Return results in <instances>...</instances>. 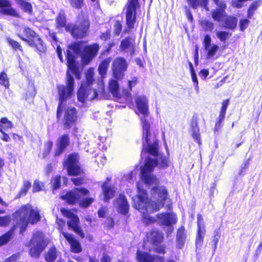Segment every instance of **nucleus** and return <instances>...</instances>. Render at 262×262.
Listing matches in <instances>:
<instances>
[{
  "mask_svg": "<svg viewBox=\"0 0 262 262\" xmlns=\"http://www.w3.org/2000/svg\"><path fill=\"white\" fill-rule=\"evenodd\" d=\"M138 201L135 203V208L138 210L148 211L149 207L154 211H158L162 208L168 198V192L166 188L164 186L156 185L151 189V195L155 198L157 195L159 202H153L148 197L146 190L140 186L139 182L137 183Z\"/></svg>",
  "mask_w": 262,
  "mask_h": 262,
  "instance_id": "f257e3e1",
  "label": "nucleus"
},
{
  "mask_svg": "<svg viewBox=\"0 0 262 262\" xmlns=\"http://www.w3.org/2000/svg\"><path fill=\"white\" fill-rule=\"evenodd\" d=\"M80 156L78 152H73L68 155L63 162V166L69 176L77 177L71 179L75 186H81L85 183V171L79 164Z\"/></svg>",
  "mask_w": 262,
  "mask_h": 262,
  "instance_id": "f03ea898",
  "label": "nucleus"
},
{
  "mask_svg": "<svg viewBox=\"0 0 262 262\" xmlns=\"http://www.w3.org/2000/svg\"><path fill=\"white\" fill-rule=\"evenodd\" d=\"M13 220L20 224V232L23 233L29 224L34 225L41 220L39 211L27 205H22L13 214Z\"/></svg>",
  "mask_w": 262,
  "mask_h": 262,
  "instance_id": "7ed1b4c3",
  "label": "nucleus"
},
{
  "mask_svg": "<svg viewBox=\"0 0 262 262\" xmlns=\"http://www.w3.org/2000/svg\"><path fill=\"white\" fill-rule=\"evenodd\" d=\"M91 22L89 15L81 11L76 16L75 24H68L66 31L75 39H82L89 33Z\"/></svg>",
  "mask_w": 262,
  "mask_h": 262,
  "instance_id": "20e7f679",
  "label": "nucleus"
},
{
  "mask_svg": "<svg viewBox=\"0 0 262 262\" xmlns=\"http://www.w3.org/2000/svg\"><path fill=\"white\" fill-rule=\"evenodd\" d=\"M24 35L18 34L17 36L22 40L26 42L30 47L33 48L39 54L45 53L47 46L43 40L34 30L28 27H26L23 30Z\"/></svg>",
  "mask_w": 262,
  "mask_h": 262,
  "instance_id": "39448f33",
  "label": "nucleus"
},
{
  "mask_svg": "<svg viewBox=\"0 0 262 262\" xmlns=\"http://www.w3.org/2000/svg\"><path fill=\"white\" fill-rule=\"evenodd\" d=\"M93 76V72L89 71L86 76V80L82 82L77 91L78 100L81 103H84L86 99L94 100L98 96L97 90L92 88L94 81Z\"/></svg>",
  "mask_w": 262,
  "mask_h": 262,
  "instance_id": "423d86ee",
  "label": "nucleus"
},
{
  "mask_svg": "<svg viewBox=\"0 0 262 262\" xmlns=\"http://www.w3.org/2000/svg\"><path fill=\"white\" fill-rule=\"evenodd\" d=\"M141 121L142 125V138L145 140L146 144H143L142 152L148 153L150 155L157 157L159 155V141L157 139L154 140L153 143H150V124L146 119L142 118Z\"/></svg>",
  "mask_w": 262,
  "mask_h": 262,
  "instance_id": "0eeeda50",
  "label": "nucleus"
},
{
  "mask_svg": "<svg viewBox=\"0 0 262 262\" xmlns=\"http://www.w3.org/2000/svg\"><path fill=\"white\" fill-rule=\"evenodd\" d=\"M140 7L138 0H128L126 4L125 24L123 32L129 33L135 30L137 21V10Z\"/></svg>",
  "mask_w": 262,
  "mask_h": 262,
  "instance_id": "6e6552de",
  "label": "nucleus"
},
{
  "mask_svg": "<svg viewBox=\"0 0 262 262\" xmlns=\"http://www.w3.org/2000/svg\"><path fill=\"white\" fill-rule=\"evenodd\" d=\"M48 244V242L43 234L40 231L36 232L29 242L28 246H31L29 251V255L32 257L38 258Z\"/></svg>",
  "mask_w": 262,
  "mask_h": 262,
  "instance_id": "1a4fd4ad",
  "label": "nucleus"
},
{
  "mask_svg": "<svg viewBox=\"0 0 262 262\" xmlns=\"http://www.w3.org/2000/svg\"><path fill=\"white\" fill-rule=\"evenodd\" d=\"M80 49V43L75 42L69 46L66 53L67 67L71 70V73L75 75L76 78L78 80L81 78V73L76 64V57L72 51L77 54L79 53Z\"/></svg>",
  "mask_w": 262,
  "mask_h": 262,
  "instance_id": "9d476101",
  "label": "nucleus"
},
{
  "mask_svg": "<svg viewBox=\"0 0 262 262\" xmlns=\"http://www.w3.org/2000/svg\"><path fill=\"white\" fill-rule=\"evenodd\" d=\"M60 212L64 217L70 219L67 222L69 228L72 229L80 237L83 238L85 237V234L79 225V217L70 209L64 208H61Z\"/></svg>",
  "mask_w": 262,
  "mask_h": 262,
  "instance_id": "9b49d317",
  "label": "nucleus"
},
{
  "mask_svg": "<svg viewBox=\"0 0 262 262\" xmlns=\"http://www.w3.org/2000/svg\"><path fill=\"white\" fill-rule=\"evenodd\" d=\"M89 193V190L84 187H76L67 191L65 194L60 196V198L67 204L74 205L78 203L82 197L88 195Z\"/></svg>",
  "mask_w": 262,
  "mask_h": 262,
  "instance_id": "f8f14e48",
  "label": "nucleus"
},
{
  "mask_svg": "<svg viewBox=\"0 0 262 262\" xmlns=\"http://www.w3.org/2000/svg\"><path fill=\"white\" fill-rule=\"evenodd\" d=\"M77 111L74 107H68L64 110L62 125L63 130H68L74 126L77 120Z\"/></svg>",
  "mask_w": 262,
  "mask_h": 262,
  "instance_id": "ddd939ff",
  "label": "nucleus"
},
{
  "mask_svg": "<svg viewBox=\"0 0 262 262\" xmlns=\"http://www.w3.org/2000/svg\"><path fill=\"white\" fill-rule=\"evenodd\" d=\"M127 67L128 64L123 57H119L115 59L112 63V69L113 77L117 80L122 79Z\"/></svg>",
  "mask_w": 262,
  "mask_h": 262,
  "instance_id": "4468645a",
  "label": "nucleus"
},
{
  "mask_svg": "<svg viewBox=\"0 0 262 262\" xmlns=\"http://www.w3.org/2000/svg\"><path fill=\"white\" fill-rule=\"evenodd\" d=\"M99 49V45L97 43L85 46L81 55L82 63L84 65L89 64L97 55Z\"/></svg>",
  "mask_w": 262,
  "mask_h": 262,
  "instance_id": "2eb2a0df",
  "label": "nucleus"
},
{
  "mask_svg": "<svg viewBox=\"0 0 262 262\" xmlns=\"http://www.w3.org/2000/svg\"><path fill=\"white\" fill-rule=\"evenodd\" d=\"M58 92L59 95V103L58 104L56 118L57 120L58 121L61 117V114L62 111V104L64 101L67 100L69 98H70L73 93V91H70L68 88L64 85H59L57 86Z\"/></svg>",
  "mask_w": 262,
  "mask_h": 262,
  "instance_id": "dca6fc26",
  "label": "nucleus"
},
{
  "mask_svg": "<svg viewBox=\"0 0 262 262\" xmlns=\"http://www.w3.org/2000/svg\"><path fill=\"white\" fill-rule=\"evenodd\" d=\"M135 102L137 107L136 114L138 115H142L143 117H141L140 119L142 118L146 119L145 117L149 115L148 100L147 97L144 95L137 96L135 98Z\"/></svg>",
  "mask_w": 262,
  "mask_h": 262,
  "instance_id": "f3484780",
  "label": "nucleus"
},
{
  "mask_svg": "<svg viewBox=\"0 0 262 262\" xmlns=\"http://www.w3.org/2000/svg\"><path fill=\"white\" fill-rule=\"evenodd\" d=\"M70 144V138L68 134L59 136L56 141V148L53 153L54 157L60 156Z\"/></svg>",
  "mask_w": 262,
  "mask_h": 262,
  "instance_id": "a211bd4d",
  "label": "nucleus"
},
{
  "mask_svg": "<svg viewBox=\"0 0 262 262\" xmlns=\"http://www.w3.org/2000/svg\"><path fill=\"white\" fill-rule=\"evenodd\" d=\"M191 135L193 140L198 143L199 146L202 144L199 125V116L195 113L192 116L190 124Z\"/></svg>",
  "mask_w": 262,
  "mask_h": 262,
  "instance_id": "6ab92c4d",
  "label": "nucleus"
},
{
  "mask_svg": "<svg viewBox=\"0 0 262 262\" xmlns=\"http://www.w3.org/2000/svg\"><path fill=\"white\" fill-rule=\"evenodd\" d=\"M61 234L69 244L70 251L74 253H79L82 252V248L80 242L75 238L74 236L70 233L62 231Z\"/></svg>",
  "mask_w": 262,
  "mask_h": 262,
  "instance_id": "aec40b11",
  "label": "nucleus"
},
{
  "mask_svg": "<svg viewBox=\"0 0 262 262\" xmlns=\"http://www.w3.org/2000/svg\"><path fill=\"white\" fill-rule=\"evenodd\" d=\"M160 225L170 226L177 223L178 219L176 215L171 212L159 213L157 214Z\"/></svg>",
  "mask_w": 262,
  "mask_h": 262,
  "instance_id": "412c9836",
  "label": "nucleus"
},
{
  "mask_svg": "<svg viewBox=\"0 0 262 262\" xmlns=\"http://www.w3.org/2000/svg\"><path fill=\"white\" fill-rule=\"evenodd\" d=\"M230 103V99L228 98L224 100L221 103V107L220 111V114L215 123L214 130L219 132L222 128L223 125L227 107Z\"/></svg>",
  "mask_w": 262,
  "mask_h": 262,
  "instance_id": "4be33fe9",
  "label": "nucleus"
},
{
  "mask_svg": "<svg viewBox=\"0 0 262 262\" xmlns=\"http://www.w3.org/2000/svg\"><path fill=\"white\" fill-rule=\"evenodd\" d=\"M147 240L154 246H158L164 240L163 234L158 229H152L146 233Z\"/></svg>",
  "mask_w": 262,
  "mask_h": 262,
  "instance_id": "5701e85b",
  "label": "nucleus"
},
{
  "mask_svg": "<svg viewBox=\"0 0 262 262\" xmlns=\"http://www.w3.org/2000/svg\"><path fill=\"white\" fill-rule=\"evenodd\" d=\"M0 8H2L0 11L2 14L15 17H19L15 9L11 7V4L9 0H0Z\"/></svg>",
  "mask_w": 262,
  "mask_h": 262,
  "instance_id": "b1692460",
  "label": "nucleus"
},
{
  "mask_svg": "<svg viewBox=\"0 0 262 262\" xmlns=\"http://www.w3.org/2000/svg\"><path fill=\"white\" fill-rule=\"evenodd\" d=\"M116 201L118 212L123 215H126L129 211V205L125 195L124 194H120Z\"/></svg>",
  "mask_w": 262,
  "mask_h": 262,
  "instance_id": "393cba45",
  "label": "nucleus"
},
{
  "mask_svg": "<svg viewBox=\"0 0 262 262\" xmlns=\"http://www.w3.org/2000/svg\"><path fill=\"white\" fill-rule=\"evenodd\" d=\"M223 27L230 30H234L237 27L238 19L234 16L227 14L223 19Z\"/></svg>",
  "mask_w": 262,
  "mask_h": 262,
  "instance_id": "a878e982",
  "label": "nucleus"
},
{
  "mask_svg": "<svg viewBox=\"0 0 262 262\" xmlns=\"http://www.w3.org/2000/svg\"><path fill=\"white\" fill-rule=\"evenodd\" d=\"M158 164L157 159L150 158H146L144 165L141 168V173H151Z\"/></svg>",
  "mask_w": 262,
  "mask_h": 262,
  "instance_id": "bb28decb",
  "label": "nucleus"
},
{
  "mask_svg": "<svg viewBox=\"0 0 262 262\" xmlns=\"http://www.w3.org/2000/svg\"><path fill=\"white\" fill-rule=\"evenodd\" d=\"M55 25L56 28L57 29L64 28L66 30L68 25L67 24L66 15L64 10H60L57 14L55 18Z\"/></svg>",
  "mask_w": 262,
  "mask_h": 262,
  "instance_id": "cd10ccee",
  "label": "nucleus"
},
{
  "mask_svg": "<svg viewBox=\"0 0 262 262\" xmlns=\"http://www.w3.org/2000/svg\"><path fill=\"white\" fill-rule=\"evenodd\" d=\"M102 192L104 195V201L108 202L115 194V190L113 186L107 185L106 182L102 185Z\"/></svg>",
  "mask_w": 262,
  "mask_h": 262,
  "instance_id": "c85d7f7f",
  "label": "nucleus"
},
{
  "mask_svg": "<svg viewBox=\"0 0 262 262\" xmlns=\"http://www.w3.org/2000/svg\"><path fill=\"white\" fill-rule=\"evenodd\" d=\"M117 79H112L110 80L108 88L110 93L114 97L121 99V95L119 94V85Z\"/></svg>",
  "mask_w": 262,
  "mask_h": 262,
  "instance_id": "c756f323",
  "label": "nucleus"
},
{
  "mask_svg": "<svg viewBox=\"0 0 262 262\" xmlns=\"http://www.w3.org/2000/svg\"><path fill=\"white\" fill-rule=\"evenodd\" d=\"M111 61L112 58L110 57L105 58L100 62L98 68V71L101 78L105 77L106 75Z\"/></svg>",
  "mask_w": 262,
  "mask_h": 262,
  "instance_id": "7c9ffc66",
  "label": "nucleus"
},
{
  "mask_svg": "<svg viewBox=\"0 0 262 262\" xmlns=\"http://www.w3.org/2000/svg\"><path fill=\"white\" fill-rule=\"evenodd\" d=\"M151 173H141V178L143 182L147 185H157L159 182L158 179L155 175Z\"/></svg>",
  "mask_w": 262,
  "mask_h": 262,
  "instance_id": "2f4dec72",
  "label": "nucleus"
},
{
  "mask_svg": "<svg viewBox=\"0 0 262 262\" xmlns=\"http://www.w3.org/2000/svg\"><path fill=\"white\" fill-rule=\"evenodd\" d=\"M176 238L177 248L179 249H182L184 245L186 239L185 228L184 226H181L178 229Z\"/></svg>",
  "mask_w": 262,
  "mask_h": 262,
  "instance_id": "473e14b6",
  "label": "nucleus"
},
{
  "mask_svg": "<svg viewBox=\"0 0 262 262\" xmlns=\"http://www.w3.org/2000/svg\"><path fill=\"white\" fill-rule=\"evenodd\" d=\"M16 228V225H13L10 230L0 236V247L6 244L11 239Z\"/></svg>",
  "mask_w": 262,
  "mask_h": 262,
  "instance_id": "72a5a7b5",
  "label": "nucleus"
},
{
  "mask_svg": "<svg viewBox=\"0 0 262 262\" xmlns=\"http://www.w3.org/2000/svg\"><path fill=\"white\" fill-rule=\"evenodd\" d=\"M58 256V251L55 247L52 246L45 253L44 257L46 262H55Z\"/></svg>",
  "mask_w": 262,
  "mask_h": 262,
  "instance_id": "f704fd0d",
  "label": "nucleus"
},
{
  "mask_svg": "<svg viewBox=\"0 0 262 262\" xmlns=\"http://www.w3.org/2000/svg\"><path fill=\"white\" fill-rule=\"evenodd\" d=\"M187 2L189 6L193 9L201 7L204 8L206 11H209L208 0H187Z\"/></svg>",
  "mask_w": 262,
  "mask_h": 262,
  "instance_id": "c9c22d12",
  "label": "nucleus"
},
{
  "mask_svg": "<svg viewBox=\"0 0 262 262\" xmlns=\"http://www.w3.org/2000/svg\"><path fill=\"white\" fill-rule=\"evenodd\" d=\"M137 259L139 262H154L155 256L138 250L137 251Z\"/></svg>",
  "mask_w": 262,
  "mask_h": 262,
  "instance_id": "e433bc0d",
  "label": "nucleus"
},
{
  "mask_svg": "<svg viewBox=\"0 0 262 262\" xmlns=\"http://www.w3.org/2000/svg\"><path fill=\"white\" fill-rule=\"evenodd\" d=\"M226 10L214 9L211 11V15L212 19L216 22L223 21L226 15Z\"/></svg>",
  "mask_w": 262,
  "mask_h": 262,
  "instance_id": "4c0bfd02",
  "label": "nucleus"
},
{
  "mask_svg": "<svg viewBox=\"0 0 262 262\" xmlns=\"http://www.w3.org/2000/svg\"><path fill=\"white\" fill-rule=\"evenodd\" d=\"M262 4L261 0H256L252 2L247 10V18H251L256 10Z\"/></svg>",
  "mask_w": 262,
  "mask_h": 262,
  "instance_id": "58836bf2",
  "label": "nucleus"
},
{
  "mask_svg": "<svg viewBox=\"0 0 262 262\" xmlns=\"http://www.w3.org/2000/svg\"><path fill=\"white\" fill-rule=\"evenodd\" d=\"M13 125L12 122L8 119L7 117H2L0 119V132L7 131L9 129L12 128Z\"/></svg>",
  "mask_w": 262,
  "mask_h": 262,
  "instance_id": "ea45409f",
  "label": "nucleus"
},
{
  "mask_svg": "<svg viewBox=\"0 0 262 262\" xmlns=\"http://www.w3.org/2000/svg\"><path fill=\"white\" fill-rule=\"evenodd\" d=\"M200 25L205 32H211L214 29V24L208 19H204L200 22Z\"/></svg>",
  "mask_w": 262,
  "mask_h": 262,
  "instance_id": "a19ab883",
  "label": "nucleus"
},
{
  "mask_svg": "<svg viewBox=\"0 0 262 262\" xmlns=\"http://www.w3.org/2000/svg\"><path fill=\"white\" fill-rule=\"evenodd\" d=\"M134 40L130 37L127 36L123 39L120 43V48L122 51H125L132 47L133 48V42Z\"/></svg>",
  "mask_w": 262,
  "mask_h": 262,
  "instance_id": "79ce46f5",
  "label": "nucleus"
},
{
  "mask_svg": "<svg viewBox=\"0 0 262 262\" xmlns=\"http://www.w3.org/2000/svg\"><path fill=\"white\" fill-rule=\"evenodd\" d=\"M31 187V183L29 181H24L23 182V187L17 193V198H20L21 196H25Z\"/></svg>",
  "mask_w": 262,
  "mask_h": 262,
  "instance_id": "37998d69",
  "label": "nucleus"
},
{
  "mask_svg": "<svg viewBox=\"0 0 262 262\" xmlns=\"http://www.w3.org/2000/svg\"><path fill=\"white\" fill-rule=\"evenodd\" d=\"M203 230L202 229H197L196 237L195 240V244L196 246L202 247L203 244L204 238V233L205 232L204 227H203Z\"/></svg>",
  "mask_w": 262,
  "mask_h": 262,
  "instance_id": "c03bdc74",
  "label": "nucleus"
},
{
  "mask_svg": "<svg viewBox=\"0 0 262 262\" xmlns=\"http://www.w3.org/2000/svg\"><path fill=\"white\" fill-rule=\"evenodd\" d=\"M216 35L220 41L225 43L232 35V33L226 31H219L216 32Z\"/></svg>",
  "mask_w": 262,
  "mask_h": 262,
  "instance_id": "a18cd8bd",
  "label": "nucleus"
},
{
  "mask_svg": "<svg viewBox=\"0 0 262 262\" xmlns=\"http://www.w3.org/2000/svg\"><path fill=\"white\" fill-rule=\"evenodd\" d=\"M18 3L25 12L28 13L29 14H32L33 8L31 3L23 0H19Z\"/></svg>",
  "mask_w": 262,
  "mask_h": 262,
  "instance_id": "49530a36",
  "label": "nucleus"
},
{
  "mask_svg": "<svg viewBox=\"0 0 262 262\" xmlns=\"http://www.w3.org/2000/svg\"><path fill=\"white\" fill-rule=\"evenodd\" d=\"M94 201V199L91 197H86L82 199L81 198L78 201L79 206L83 208L89 207Z\"/></svg>",
  "mask_w": 262,
  "mask_h": 262,
  "instance_id": "de8ad7c7",
  "label": "nucleus"
},
{
  "mask_svg": "<svg viewBox=\"0 0 262 262\" xmlns=\"http://www.w3.org/2000/svg\"><path fill=\"white\" fill-rule=\"evenodd\" d=\"M71 72L70 70H69L68 68L67 71V85L66 87L68 88L70 90V91H74V79L73 76L71 75L69 72Z\"/></svg>",
  "mask_w": 262,
  "mask_h": 262,
  "instance_id": "09e8293b",
  "label": "nucleus"
},
{
  "mask_svg": "<svg viewBox=\"0 0 262 262\" xmlns=\"http://www.w3.org/2000/svg\"><path fill=\"white\" fill-rule=\"evenodd\" d=\"M0 84L4 86L6 89L9 86V80L5 72L3 71L0 73Z\"/></svg>",
  "mask_w": 262,
  "mask_h": 262,
  "instance_id": "8fccbe9b",
  "label": "nucleus"
},
{
  "mask_svg": "<svg viewBox=\"0 0 262 262\" xmlns=\"http://www.w3.org/2000/svg\"><path fill=\"white\" fill-rule=\"evenodd\" d=\"M157 218L150 216L148 214H144L142 217L143 223L146 226L153 224L157 222Z\"/></svg>",
  "mask_w": 262,
  "mask_h": 262,
  "instance_id": "3c124183",
  "label": "nucleus"
},
{
  "mask_svg": "<svg viewBox=\"0 0 262 262\" xmlns=\"http://www.w3.org/2000/svg\"><path fill=\"white\" fill-rule=\"evenodd\" d=\"M7 42L9 43V45L15 50H19L21 52L23 51V48L20 44L19 42L18 41L13 40L10 38H8Z\"/></svg>",
  "mask_w": 262,
  "mask_h": 262,
  "instance_id": "603ef678",
  "label": "nucleus"
},
{
  "mask_svg": "<svg viewBox=\"0 0 262 262\" xmlns=\"http://www.w3.org/2000/svg\"><path fill=\"white\" fill-rule=\"evenodd\" d=\"M53 145L51 140H48L45 143V149L43 152V157L46 158L50 154Z\"/></svg>",
  "mask_w": 262,
  "mask_h": 262,
  "instance_id": "864d4df0",
  "label": "nucleus"
},
{
  "mask_svg": "<svg viewBox=\"0 0 262 262\" xmlns=\"http://www.w3.org/2000/svg\"><path fill=\"white\" fill-rule=\"evenodd\" d=\"M61 178V177L60 175H57L53 178L51 183L53 190H56L60 187Z\"/></svg>",
  "mask_w": 262,
  "mask_h": 262,
  "instance_id": "5fc2aeb1",
  "label": "nucleus"
},
{
  "mask_svg": "<svg viewBox=\"0 0 262 262\" xmlns=\"http://www.w3.org/2000/svg\"><path fill=\"white\" fill-rule=\"evenodd\" d=\"M11 222V217L9 215L0 216V227H7Z\"/></svg>",
  "mask_w": 262,
  "mask_h": 262,
  "instance_id": "6e6d98bb",
  "label": "nucleus"
},
{
  "mask_svg": "<svg viewBox=\"0 0 262 262\" xmlns=\"http://www.w3.org/2000/svg\"><path fill=\"white\" fill-rule=\"evenodd\" d=\"M122 25L119 20H116L114 24V34L116 36H118L121 32Z\"/></svg>",
  "mask_w": 262,
  "mask_h": 262,
  "instance_id": "4d7b16f0",
  "label": "nucleus"
},
{
  "mask_svg": "<svg viewBox=\"0 0 262 262\" xmlns=\"http://www.w3.org/2000/svg\"><path fill=\"white\" fill-rule=\"evenodd\" d=\"M219 47L218 46V45H213L211 48H209L207 50V57L208 58H211V57H213L216 52L217 51V50H219Z\"/></svg>",
  "mask_w": 262,
  "mask_h": 262,
  "instance_id": "13d9d810",
  "label": "nucleus"
},
{
  "mask_svg": "<svg viewBox=\"0 0 262 262\" xmlns=\"http://www.w3.org/2000/svg\"><path fill=\"white\" fill-rule=\"evenodd\" d=\"M71 6L75 9H80L84 5V0H69Z\"/></svg>",
  "mask_w": 262,
  "mask_h": 262,
  "instance_id": "bf43d9fd",
  "label": "nucleus"
},
{
  "mask_svg": "<svg viewBox=\"0 0 262 262\" xmlns=\"http://www.w3.org/2000/svg\"><path fill=\"white\" fill-rule=\"evenodd\" d=\"M213 3L216 5V8L217 9H227V4L225 0H212Z\"/></svg>",
  "mask_w": 262,
  "mask_h": 262,
  "instance_id": "052dcab7",
  "label": "nucleus"
},
{
  "mask_svg": "<svg viewBox=\"0 0 262 262\" xmlns=\"http://www.w3.org/2000/svg\"><path fill=\"white\" fill-rule=\"evenodd\" d=\"M20 257V254L19 253H16L6 258L4 262H23L18 261Z\"/></svg>",
  "mask_w": 262,
  "mask_h": 262,
  "instance_id": "680f3d73",
  "label": "nucleus"
},
{
  "mask_svg": "<svg viewBox=\"0 0 262 262\" xmlns=\"http://www.w3.org/2000/svg\"><path fill=\"white\" fill-rule=\"evenodd\" d=\"M111 36V30L108 29L105 32L100 33L99 38L103 41H106L110 39Z\"/></svg>",
  "mask_w": 262,
  "mask_h": 262,
  "instance_id": "e2e57ef3",
  "label": "nucleus"
},
{
  "mask_svg": "<svg viewBox=\"0 0 262 262\" xmlns=\"http://www.w3.org/2000/svg\"><path fill=\"white\" fill-rule=\"evenodd\" d=\"M36 94V91L34 86H30L28 87V90L26 93V96L27 98H34Z\"/></svg>",
  "mask_w": 262,
  "mask_h": 262,
  "instance_id": "0e129e2a",
  "label": "nucleus"
},
{
  "mask_svg": "<svg viewBox=\"0 0 262 262\" xmlns=\"http://www.w3.org/2000/svg\"><path fill=\"white\" fill-rule=\"evenodd\" d=\"M220 236H221L220 233L219 232V231H215L214 235H213V239H212V242L213 243L214 251H215L217 248V244H218L219 239L220 238Z\"/></svg>",
  "mask_w": 262,
  "mask_h": 262,
  "instance_id": "69168bd1",
  "label": "nucleus"
},
{
  "mask_svg": "<svg viewBox=\"0 0 262 262\" xmlns=\"http://www.w3.org/2000/svg\"><path fill=\"white\" fill-rule=\"evenodd\" d=\"M211 42V38L209 35L206 34L204 36V38L203 40V43L204 45V47L205 50H207L210 46V43Z\"/></svg>",
  "mask_w": 262,
  "mask_h": 262,
  "instance_id": "338daca9",
  "label": "nucleus"
},
{
  "mask_svg": "<svg viewBox=\"0 0 262 262\" xmlns=\"http://www.w3.org/2000/svg\"><path fill=\"white\" fill-rule=\"evenodd\" d=\"M121 97L123 98L126 101H131L132 100V94L127 90H123Z\"/></svg>",
  "mask_w": 262,
  "mask_h": 262,
  "instance_id": "774afa93",
  "label": "nucleus"
}]
</instances>
